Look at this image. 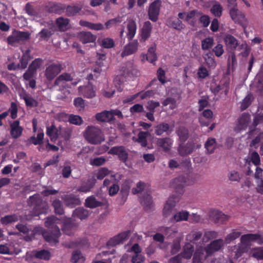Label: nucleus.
<instances>
[{
  "label": "nucleus",
  "instance_id": "1",
  "mask_svg": "<svg viewBox=\"0 0 263 263\" xmlns=\"http://www.w3.org/2000/svg\"><path fill=\"white\" fill-rule=\"evenodd\" d=\"M29 201L34 205L31 212L32 217L39 216L43 214H46L48 206L45 202H43L40 195L38 194H34L29 197Z\"/></svg>",
  "mask_w": 263,
  "mask_h": 263
},
{
  "label": "nucleus",
  "instance_id": "2",
  "mask_svg": "<svg viewBox=\"0 0 263 263\" xmlns=\"http://www.w3.org/2000/svg\"><path fill=\"white\" fill-rule=\"evenodd\" d=\"M84 137L89 143L95 145L100 144L105 140L101 130L93 126H89L86 128Z\"/></svg>",
  "mask_w": 263,
  "mask_h": 263
},
{
  "label": "nucleus",
  "instance_id": "3",
  "mask_svg": "<svg viewBox=\"0 0 263 263\" xmlns=\"http://www.w3.org/2000/svg\"><path fill=\"white\" fill-rule=\"evenodd\" d=\"M62 70V65L59 62L49 64L46 68L45 77L48 81L53 80Z\"/></svg>",
  "mask_w": 263,
  "mask_h": 263
},
{
  "label": "nucleus",
  "instance_id": "4",
  "mask_svg": "<svg viewBox=\"0 0 263 263\" xmlns=\"http://www.w3.org/2000/svg\"><path fill=\"white\" fill-rule=\"evenodd\" d=\"M188 183L185 176L182 175L174 179L171 182L170 186L174 189L176 194L181 196L184 192V187Z\"/></svg>",
  "mask_w": 263,
  "mask_h": 263
},
{
  "label": "nucleus",
  "instance_id": "5",
  "mask_svg": "<svg viewBox=\"0 0 263 263\" xmlns=\"http://www.w3.org/2000/svg\"><path fill=\"white\" fill-rule=\"evenodd\" d=\"M240 242L244 245H248L251 242H255L259 245H263V233H250L243 235L240 237Z\"/></svg>",
  "mask_w": 263,
  "mask_h": 263
},
{
  "label": "nucleus",
  "instance_id": "6",
  "mask_svg": "<svg viewBox=\"0 0 263 263\" xmlns=\"http://www.w3.org/2000/svg\"><path fill=\"white\" fill-rule=\"evenodd\" d=\"M60 235V230L58 227H54L53 230H49L43 232L45 240L50 243L57 244L59 242Z\"/></svg>",
  "mask_w": 263,
  "mask_h": 263
},
{
  "label": "nucleus",
  "instance_id": "7",
  "mask_svg": "<svg viewBox=\"0 0 263 263\" xmlns=\"http://www.w3.org/2000/svg\"><path fill=\"white\" fill-rule=\"evenodd\" d=\"M161 2L159 0L153 2L149 7L148 11V18L153 22H156L160 12Z\"/></svg>",
  "mask_w": 263,
  "mask_h": 263
},
{
  "label": "nucleus",
  "instance_id": "8",
  "mask_svg": "<svg viewBox=\"0 0 263 263\" xmlns=\"http://www.w3.org/2000/svg\"><path fill=\"white\" fill-rule=\"evenodd\" d=\"M129 234V231L123 232L119 234L118 235H116L114 237L111 238L107 241L106 245L108 247H113L121 243H123V242L124 240H127L128 239Z\"/></svg>",
  "mask_w": 263,
  "mask_h": 263
},
{
  "label": "nucleus",
  "instance_id": "9",
  "mask_svg": "<svg viewBox=\"0 0 263 263\" xmlns=\"http://www.w3.org/2000/svg\"><path fill=\"white\" fill-rule=\"evenodd\" d=\"M224 240L222 239H218L212 241L205 248V252L211 256L216 252L219 251L223 246Z\"/></svg>",
  "mask_w": 263,
  "mask_h": 263
},
{
  "label": "nucleus",
  "instance_id": "10",
  "mask_svg": "<svg viewBox=\"0 0 263 263\" xmlns=\"http://www.w3.org/2000/svg\"><path fill=\"white\" fill-rule=\"evenodd\" d=\"M109 154L117 155L120 160L125 162L128 159V153L123 146L112 147L108 151Z\"/></svg>",
  "mask_w": 263,
  "mask_h": 263
},
{
  "label": "nucleus",
  "instance_id": "11",
  "mask_svg": "<svg viewBox=\"0 0 263 263\" xmlns=\"http://www.w3.org/2000/svg\"><path fill=\"white\" fill-rule=\"evenodd\" d=\"M229 14L231 18L235 23L242 25L246 22L245 14L236 8L235 6L230 9Z\"/></svg>",
  "mask_w": 263,
  "mask_h": 263
},
{
  "label": "nucleus",
  "instance_id": "12",
  "mask_svg": "<svg viewBox=\"0 0 263 263\" xmlns=\"http://www.w3.org/2000/svg\"><path fill=\"white\" fill-rule=\"evenodd\" d=\"M62 199L66 206L71 208L80 205L81 202L80 198L73 194L64 195Z\"/></svg>",
  "mask_w": 263,
  "mask_h": 263
},
{
  "label": "nucleus",
  "instance_id": "13",
  "mask_svg": "<svg viewBox=\"0 0 263 263\" xmlns=\"http://www.w3.org/2000/svg\"><path fill=\"white\" fill-rule=\"evenodd\" d=\"M46 9L49 13L61 14L65 11L66 5L61 3L50 2L46 5Z\"/></svg>",
  "mask_w": 263,
  "mask_h": 263
},
{
  "label": "nucleus",
  "instance_id": "14",
  "mask_svg": "<svg viewBox=\"0 0 263 263\" xmlns=\"http://www.w3.org/2000/svg\"><path fill=\"white\" fill-rule=\"evenodd\" d=\"M140 202L144 211L149 212L153 209V201L149 193H144L140 197Z\"/></svg>",
  "mask_w": 263,
  "mask_h": 263
},
{
  "label": "nucleus",
  "instance_id": "15",
  "mask_svg": "<svg viewBox=\"0 0 263 263\" xmlns=\"http://www.w3.org/2000/svg\"><path fill=\"white\" fill-rule=\"evenodd\" d=\"M195 148L193 142L188 141L186 144L182 142L179 145L178 148V153L180 156H186L191 154Z\"/></svg>",
  "mask_w": 263,
  "mask_h": 263
},
{
  "label": "nucleus",
  "instance_id": "16",
  "mask_svg": "<svg viewBox=\"0 0 263 263\" xmlns=\"http://www.w3.org/2000/svg\"><path fill=\"white\" fill-rule=\"evenodd\" d=\"M96 183V179L94 177H90L88 179L83 181L78 187L77 191L80 192L87 193L94 187Z\"/></svg>",
  "mask_w": 263,
  "mask_h": 263
},
{
  "label": "nucleus",
  "instance_id": "17",
  "mask_svg": "<svg viewBox=\"0 0 263 263\" xmlns=\"http://www.w3.org/2000/svg\"><path fill=\"white\" fill-rule=\"evenodd\" d=\"M209 256L210 255L205 252V248L199 247L196 250L194 254L193 263H202V261Z\"/></svg>",
  "mask_w": 263,
  "mask_h": 263
},
{
  "label": "nucleus",
  "instance_id": "18",
  "mask_svg": "<svg viewBox=\"0 0 263 263\" xmlns=\"http://www.w3.org/2000/svg\"><path fill=\"white\" fill-rule=\"evenodd\" d=\"M77 228V224L70 219H68L64 221L62 230L64 234L70 236L74 234Z\"/></svg>",
  "mask_w": 263,
  "mask_h": 263
},
{
  "label": "nucleus",
  "instance_id": "19",
  "mask_svg": "<svg viewBox=\"0 0 263 263\" xmlns=\"http://www.w3.org/2000/svg\"><path fill=\"white\" fill-rule=\"evenodd\" d=\"M138 42L137 40H134L129 42L124 48V50L121 53V56L124 57L135 53L138 50Z\"/></svg>",
  "mask_w": 263,
  "mask_h": 263
},
{
  "label": "nucleus",
  "instance_id": "20",
  "mask_svg": "<svg viewBox=\"0 0 263 263\" xmlns=\"http://www.w3.org/2000/svg\"><path fill=\"white\" fill-rule=\"evenodd\" d=\"M251 121V116L249 113L243 112L239 117L237 128L239 130H245Z\"/></svg>",
  "mask_w": 263,
  "mask_h": 263
},
{
  "label": "nucleus",
  "instance_id": "21",
  "mask_svg": "<svg viewBox=\"0 0 263 263\" xmlns=\"http://www.w3.org/2000/svg\"><path fill=\"white\" fill-rule=\"evenodd\" d=\"M20 124V122L18 120H15L10 125V135L14 139L19 138L22 134L23 128Z\"/></svg>",
  "mask_w": 263,
  "mask_h": 263
},
{
  "label": "nucleus",
  "instance_id": "22",
  "mask_svg": "<svg viewBox=\"0 0 263 263\" xmlns=\"http://www.w3.org/2000/svg\"><path fill=\"white\" fill-rule=\"evenodd\" d=\"M73 80L71 74L68 73H63L57 78L54 82V86L64 87L66 85L65 82L71 81Z\"/></svg>",
  "mask_w": 263,
  "mask_h": 263
},
{
  "label": "nucleus",
  "instance_id": "23",
  "mask_svg": "<svg viewBox=\"0 0 263 263\" xmlns=\"http://www.w3.org/2000/svg\"><path fill=\"white\" fill-rule=\"evenodd\" d=\"M202 116L199 118L201 126H208L211 122L213 112L209 109H205L202 113Z\"/></svg>",
  "mask_w": 263,
  "mask_h": 263
},
{
  "label": "nucleus",
  "instance_id": "24",
  "mask_svg": "<svg viewBox=\"0 0 263 263\" xmlns=\"http://www.w3.org/2000/svg\"><path fill=\"white\" fill-rule=\"evenodd\" d=\"M189 216V212L185 210H181L173 215L171 218V221L172 222H178L182 221H187Z\"/></svg>",
  "mask_w": 263,
  "mask_h": 263
},
{
  "label": "nucleus",
  "instance_id": "25",
  "mask_svg": "<svg viewBox=\"0 0 263 263\" xmlns=\"http://www.w3.org/2000/svg\"><path fill=\"white\" fill-rule=\"evenodd\" d=\"M152 29V25L149 21L145 22L141 30V40L144 42L151 36Z\"/></svg>",
  "mask_w": 263,
  "mask_h": 263
},
{
  "label": "nucleus",
  "instance_id": "26",
  "mask_svg": "<svg viewBox=\"0 0 263 263\" xmlns=\"http://www.w3.org/2000/svg\"><path fill=\"white\" fill-rule=\"evenodd\" d=\"M78 37L83 44L93 43L96 40V36L90 32H80L78 34Z\"/></svg>",
  "mask_w": 263,
  "mask_h": 263
},
{
  "label": "nucleus",
  "instance_id": "27",
  "mask_svg": "<svg viewBox=\"0 0 263 263\" xmlns=\"http://www.w3.org/2000/svg\"><path fill=\"white\" fill-rule=\"evenodd\" d=\"M90 214L89 211L83 207L76 208L73 212L72 216L74 218H78L80 220L86 219Z\"/></svg>",
  "mask_w": 263,
  "mask_h": 263
},
{
  "label": "nucleus",
  "instance_id": "28",
  "mask_svg": "<svg viewBox=\"0 0 263 263\" xmlns=\"http://www.w3.org/2000/svg\"><path fill=\"white\" fill-rule=\"evenodd\" d=\"M155 51L156 48L155 47L152 46L149 48L146 54H142V61H144L146 60L151 63H153L157 60V55Z\"/></svg>",
  "mask_w": 263,
  "mask_h": 263
},
{
  "label": "nucleus",
  "instance_id": "29",
  "mask_svg": "<svg viewBox=\"0 0 263 263\" xmlns=\"http://www.w3.org/2000/svg\"><path fill=\"white\" fill-rule=\"evenodd\" d=\"M85 206L90 209H94L103 205V203L97 200L96 198L92 195L88 197L85 201Z\"/></svg>",
  "mask_w": 263,
  "mask_h": 263
},
{
  "label": "nucleus",
  "instance_id": "30",
  "mask_svg": "<svg viewBox=\"0 0 263 263\" xmlns=\"http://www.w3.org/2000/svg\"><path fill=\"white\" fill-rule=\"evenodd\" d=\"M127 32L126 37L128 41H131L134 37L137 30V24L135 21L130 20L127 25Z\"/></svg>",
  "mask_w": 263,
  "mask_h": 263
},
{
  "label": "nucleus",
  "instance_id": "31",
  "mask_svg": "<svg viewBox=\"0 0 263 263\" xmlns=\"http://www.w3.org/2000/svg\"><path fill=\"white\" fill-rule=\"evenodd\" d=\"M213 214L214 222L217 224H223L229 219V216L221 212L214 211Z\"/></svg>",
  "mask_w": 263,
  "mask_h": 263
},
{
  "label": "nucleus",
  "instance_id": "32",
  "mask_svg": "<svg viewBox=\"0 0 263 263\" xmlns=\"http://www.w3.org/2000/svg\"><path fill=\"white\" fill-rule=\"evenodd\" d=\"M59 133V127L57 128L53 124L46 127V134L52 141H55L58 139Z\"/></svg>",
  "mask_w": 263,
  "mask_h": 263
},
{
  "label": "nucleus",
  "instance_id": "33",
  "mask_svg": "<svg viewBox=\"0 0 263 263\" xmlns=\"http://www.w3.org/2000/svg\"><path fill=\"white\" fill-rule=\"evenodd\" d=\"M97 121L103 122L112 121V116L110 111L104 110L101 112L97 113L95 116Z\"/></svg>",
  "mask_w": 263,
  "mask_h": 263
},
{
  "label": "nucleus",
  "instance_id": "34",
  "mask_svg": "<svg viewBox=\"0 0 263 263\" xmlns=\"http://www.w3.org/2000/svg\"><path fill=\"white\" fill-rule=\"evenodd\" d=\"M180 142H184L189 137L188 129L184 126H179L176 131Z\"/></svg>",
  "mask_w": 263,
  "mask_h": 263
},
{
  "label": "nucleus",
  "instance_id": "35",
  "mask_svg": "<svg viewBox=\"0 0 263 263\" xmlns=\"http://www.w3.org/2000/svg\"><path fill=\"white\" fill-rule=\"evenodd\" d=\"M194 251V247L193 244L190 242H187L183 247V252L180 254L182 257L190 259L193 255Z\"/></svg>",
  "mask_w": 263,
  "mask_h": 263
},
{
  "label": "nucleus",
  "instance_id": "36",
  "mask_svg": "<svg viewBox=\"0 0 263 263\" xmlns=\"http://www.w3.org/2000/svg\"><path fill=\"white\" fill-rule=\"evenodd\" d=\"M69 20L62 16L57 18L55 20V24L60 31H65L68 29Z\"/></svg>",
  "mask_w": 263,
  "mask_h": 263
},
{
  "label": "nucleus",
  "instance_id": "37",
  "mask_svg": "<svg viewBox=\"0 0 263 263\" xmlns=\"http://www.w3.org/2000/svg\"><path fill=\"white\" fill-rule=\"evenodd\" d=\"M79 24L83 27H86L95 30H101L104 29V26L101 23H92L85 20H80Z\"/></svg>",
  "mask_w": 263,
  "mask_h": 263
},
{
  "label": "nucleus",
  "instance_id": "38",
  "mask_svg": "<svg viewBox=\"0 0 263 263\" xmlns=\"http://www.w3.org/2000/svg\"><path fill=\"white\" fill-rule=\"evenodd\" d=\"M202 233L200 231H193L187 235L186 239L191 243H196L199 240L202 239Z\"/></svg>",
  "mask_w": 263,
  "mask_h": 263
},
{
  "label": "nucleus",
  "instance_id": "39",
  "mask_svg": "<svg viewBox=\"0 0 263 263\" xmlns=\"http://www.w3.org/2000/svg\"><path fill=\"white\" fill-rule=\"evenodd\" d=\"M226 45L230 49H234L237 47L238 41L237 39L231 34L227 35L224 39Z\"/></svg>",
  "mask_w": 263,
  "mask_h": 263
},
{
  "label": "nucleus",
  "instance_id": "40",
  "mask_svg": "<svg viewBox=\"0 0 263 263\" xmlns=\"http://www.w3.org/2000/svg\"><path fill=\"white\" fill-rule=\"evenodd\" d=\"M180 197L181 196H179V194L176 193L172 194L165 202V209L167 206V209L169 210L175 207L176 203L179 201Z\"/></svg>",
  "mask_w": 263,
  "mask_h": 263
},
{
  "label": "nucleus",
  "instance_id": "41",
  "mask_svg": "<svg viewBox=\"0 0 263 263\" xmlns=\"http://www.w3.org/2000/svg\"><path fill=\"white\" fill-rule=\"evenodd\" d=\"M82 7L77 5H66L65 10L66 15L67 16H73L77 14L81 10Z\"/></svg>",
  "mask_w": 263,
  "mask_h": 263
},
{
  "label": "nucleus",
  "instance_id": "42",
  "mask_svg": "<svg viewBox=\"0 0 263 263\" xmlns=\"http://www.w3.org/2000/svg\"><path fill=\"white\" fill-rule=\"evenodd\" d=\"M241 233L237 229L232 230V232L226 237L224 242L226 243H230L241 236Z\"/></svg>",
  "mask_w": 263,
  "mask_h": 263
},
{
  "label": "nucleus",
  "instance_id": "43",
  "mask_svg": "<svg viewBox=\"0 0 263 263\" xmlns=\"http://www.w3.org/2000/svg\"><path fill=\"white\" fill-rule=\"evenodd\" d=\"M18 220V216L16 214H12L6 215L1 218V222L4 225H8L12 222H16Z\"/></svg>",
  "mask_w": 263,
  "mask_h": 263
},
{
  "label": "nucleus",
  "instance_id": "44",
  "mask_svg": "<svg viewBox=\"0 0 263 263\" xmlns=\"http://www.w3.org/2000/svg\"><path fill=\"white\" fill-rule=\"evenodd\" d=\"M204 59L205 61L206 65L209 68L214 69L216 66L217 63L215 61L213 54L211 52H209L205 54L204 56Z\"/></svg>",
  "mask_w": 263,
  "mask_h": 263
},
{
  "label": "nucleus",
  "instance_id": "45",
  "mask_svg": "<svg viewBox=\"0 0 263 263\" xmlns=\"http://www.w3.org/2000/svg\"><path fill=\"white\" fill-rule=\"evenodd\" d=\"M30 52V50H27L20 60V65L22 69H25L28 65L29 61L31 59Z\"/></svg>",
  "mask_w": 263,
  "mask_h": 263
},
{
  "label": "nucleus",
  "instance_id": "46",
  "mask_svg": "<svg viewBox=\"0 0 263 263\" xmlns=\"http://www.w3.org/2000/svg\"><path fill=\"white\" fill-rule=\"evenodd\" d=\"M71 261L74 263H83L85 258L80 250H76L72 252Z\"/></svg>",
  "mask_w": 263,
  "mask_h": 263
},
{
  "label": "nucleus",
  "instance_id": "47",
  "mask_svg": "<svg viewBox=\"0 0 263 263\" xmlns=\"http://www.w3.org/2000/svg\"><path fill=\"white\" fill-rule=\"evenodd\" d=\"M53 33L51 30L46 28H43L38 33L40 41H48Z\"/></svg>",
  "mask_w": 263,
  "mask_h": 263
},
{
  "label": "nucleus",
  "instance_id": "48",
  "mask_svg": "<svg viewBox=\"0 0 263 263\" xmlns=\"http://www.w3.org/2000/svg\"><path fill=\"white\" fill-rule=\"evenodd\" d=\"M83 95L87 98H92L96 95L95 91L92 85H88L85 86L82 91Z\"/></svg>",
  "mask_w": 263,
  "mask_h": 263
},
{
  "label": "nucleus",
  "instance_id": "49",
  "mask_svg": "<svg viewBox=\"0 0 263 263\" xmlns=\"http://www.w3.org/2000/svg\"><path fill=\"white\" fill-rule=\"evenodd\" d=\"M214 44L213 37H208L201 41V48L203 50H206L211 48Z\"/></svg>",
  "mask_w": 263,
  "mask_h": 263
},
{
  "label": "nucleus",
  "instance_id": "50",
  "mask_svg": "<svg viewBox=\"0 0 263 263\" xmlns=\"http://www.w3.org/2000/svg\"><path fill=\"white\" fill-rule=\"evenodd\" d=\"M148 132H140L138 135L137 141L140 143L142 147H145L147 145V137L148 136Z\"/></svg>",
  "mask_w": 263,
  "mask_h": 263
},
{
  "label": "nucleus",
  "instance_id": "51",
  "mask_svg": "<svg viewBox=\"0 0 263 263\" xmlns=\"http://www.w3.org/2000/svg\"><path fill=\"white\" fill-rule=\"evenodd\" d=\"M253 99V96L251 93L247 95L241 102V109L242 110L246 109L250 105Z\"/></svg>",
  "mask_w": 263,
  "mask_h": 263
},
{
  "label": "nucleus",
  "instance_id": "52",
  "mask_svg": "<svg viewBox=\"0 0 263 263\" xmlns=\"http://www.w3.org/2000/svg\"><path fill=\"white\" fill-rule=\"evenodd\" d=\"M52 205L54 208V212L56 214L61 215L64 214V211L62 202L59 199L53 200Z\"/></svg>",
  "mask_w": 263,
  "mask_h": 263
},
{
  "label": "nucleus",
  "instance_id": "53",
  "mask_svg": "<svg viewBox=\"0 0 263 263\" xmlns=\"http://www.w3.org/2000/svg\"><path fill=\"white\" fill-rule=\"evenodd\" d=\"M216 145V139L213 138H209L205 143L204 147L207 151L212 154L214 152Z\"/></svg>",
  "mask_w": 263,
  "mask_h": 263
},
{
  "label": "nucleus",
  "instance_id": "54",
  "mask_svg": "<svg viewBox=\"0 0 263 263\" xmlns=\"http://www.w3.org/2000/svg\"><path fill=\"white\" fill-rule=\"evenodd\" d=\"M58 220V219L54 216L48 217L45 221V226L49 230H53L54 227H58L55 224Z\"/></svg>",
  "mask_w": 263,
  "mask_h": 263
},
{
  "label": "nucleus",
  "instance_id": "55",
  "mask_svg": "<svg viewBox=\"0 0 263 263\" xmlns=\"http://www.w3.org/2000/svg\"><path fill=\"white\" fill-rule=\"evenodd\" d=\"M34 256L36 258L48 260L50 258V253L47 250H42L37 251Z\"/></svg>",
  "mask_w": 263,
  "mask_h": 263
},
{
  "label": "nucleus",
  "instance_id": "56",
  "mask_svg": "<svg viewBox=\"0 0 263 263\" xmlns=\"http://www.w3.org/2000/svg\"><path fill=\"white\" fill-rule=\"evenodd\" d=\"M122 21V17L121 16H118L116 17V18L110 19L107 21L105 24V28L106 29H109L112 26H115L117 25L118 24H120Z\"/></svg>",
  "mask_w": 263,
  "mask_h": 263
},
{
  "label": "nucleus",
  "instance_id": "57",
  "mask_svg": "<svg viewBox=\"0 0 263 263\" xmlns=\"http://www.w3.org/2000/svg\"><path fill=\"white\" fill-rule=\"evenodd\" d=\"M233 252L234 253V258L238 259L239 257L241 256L243 253L246 252V248L242 245L238 244V246H234Z\"/></svg>",
  "mask_w": 263,
  "mask_h": 263
},
{
  "label": "nucleus",
  "instance_id": "58",
  "mask_svg": "<svg viewBox=\"0 0 263 263\" xmlns=\"http://www.w3.org/2000/svg\"><path fill=\"white\" fill-rule=\"evenodd\" d=\"M68 121L71 124L76 125H81L83 123V120L80 116L73 114L69 115Z\"/></svg>",
  "mask_w": 263,
  "mask_h": 263
},
{
  "label": "nucleus",
  "instance_id": "59",
  "mask_svg": "<svg viewBox=\"0 0 263 263\" xmlns=\"http://www.w3.org/2000/svg\"><path fill=\"white\" fill-rule=\"evenodd\" d=\"M218 237V233L214 231H206L202 237L203 242H207L209 240Z\"/></svg>",
  "mask_w": 263,
  "mask_h": 263
},
{
  "label": "nucleus",
  "instance_id": "60",
  "mask_svg": "<svg viewBox=\"0 0 263 263\" xmlns=\"http://www.w3.org/2000/svg\"><path fill=\"white\" fill-rule=\"evenodd\" d=\"M100 44L103 48L109 49L114 47L115 42L112 39L105 37L102 40Z\"/></svg>",
  "mask_w": 263,
  "mask_h": 263
},
{
  "label": "nucleus",
  "instance_id": "61",
  "mask_svg": "<svg viewBox=\"0 0 263 263\" xmlns=\"http://www.w3.org/2000/svg\"><path fill=\"white\" fill-rule=\"evenodd\" d=\"M71 135V130L68 128H63L59 127V137L63 138L66 140H68Z\"/></svg>",
  "mask_w": 263,
  "mask_h": 263
},
{
  "label": "nucleus",
  "instance_id": "62",
  "mask_svg": "<svg viewBox=\"0 0 263 263\" xmlns=\"http://www.w3.org/2000/svg\"><path fill=\"white\" fill-rule=\"evenodd\" d=\"M110 171L106 167L100 168L96 174V178L98 180H102L110 174Z\"/></svg>",
  "mask_w": 263,
  "mask_h": 263
},
{
  "label": "nucleus",
  "instance_id": "63",
  "mask_svg": "<svg viewBox=\"0 0 263 263\" xmlns=\"http://www.w3.org/2000/svg\"><path fill=\"white\" fill-rule=\"evenodd\" d=\"M259 110L258 111L255 115L253 119V124L254 127L257 126L259 124L263 123V109H261L260 112Z\"/></svg>",
  "mask_w": 263,
  "mask_h": 263
},
{
  "label": "nucleus",
  "instance_id": "64",
  "mask_svg": "<svg viewBox=\"0 0 263 263\" xmlns=\"http://www.w3.org/2000/svg\"><path fill=\"white\" fill-rule=\"evenodd\" d=\"M252 256L258 260L263 259V249L261 248L253 249L251 252Z\"/></svg>",
  "mask_w": 263,
  "mask_h": 263
}]
</instances>
